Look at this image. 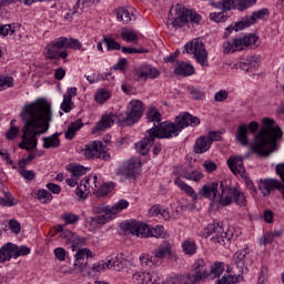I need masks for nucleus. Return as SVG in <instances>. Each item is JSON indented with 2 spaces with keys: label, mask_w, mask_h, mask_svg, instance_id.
<instances>
[{
  "label": "nucleus",
  "mask_w": 284,
  "mask_h": 284,
  "mask_svg": "<svg viewBox=\"0 0 284 284\" xmlns=\"http://www.w3.org/2000/svg\"><path fill=\"white\" fill-rule=\"evenodd\" d=\"M227 97H230V93L226 90H220L215 93L214 101L223 103V101H226Z\"/></svg>",
  "instance_id": "e2e57ef3"
},
{
  "label": "nucleus",
  "mask_w": 284,
  "mask_h": 284,
  "mask_svg": "<svg viewBox=\"0 0 284 284\" xmlns=\"http://www.w3.org/2000/svg\"><path fill=\"white\" fill-rule=\"evenodd\" d=\"M68 172H71L72 176H75L79 179V176H83V174H87L88 169L81 164H70L69 168H67Z\"/></svg>",
  "instance_id": "ea45409f"
},
{
  "label": "nucleus",
  "mask_w": 284,
  "mask_h": 284,
  "mask_svg": "<svg viewBox=\"0 0 284 284\" xmlns=\"http://www.w3.org/2000/svg\"><path fill=\"white\" fill-rule=\"evenodd\" d=\"M192 272L195 275V281H206V278H210V270L207 268V262L205 260L200 258L195 261V263L192 266Z\"/></svg>",
  "instance_id": "4be33fe9"
},
{
  "label": "nucleus",
  "mask_w": 284,
  "mask_h": 284,
  "mask_svg": "<svg viewBox=\"0 0 284 284\" xmlns=\"http://www.w3.org/2000/svg\"><path fill=\"white\" fill-rule=\"evenodd\" d=\"M239 0H221L219 1V8H222L225 12H230V10L237 9Z\"/></svg>",
  "instance_id": "49530a36"
},
{
  "label": "nucleus",
  "mask_w": 284,
  "mask_h": 284,
  "mask_svg": "<svg viewBox=\"0 0 284 284\" xmlns=\"http://www.w3.org/2000/svg\"><path fill=\"white\" fill-rule=\"evenodd\" d=\"M61 219L67 225H74L79 223V216L74 213H64L62 214Z\"/></svg>",
  "instance_id": "8fccbe9b"
},
{
  "label": "nucleus",
  "mask_w": 284,
  "mask_h": 284,
  "mask_svg": "<svg viewBox=\"0 0 284 284\" xmlns=\"http://www.w3.org/2000/svg\"><path fill=\"white\" fill-rule=\"evenodd\" d=\"M118 174L125 179H136L141 174V162L129 160L122 168L118 170Z\"/></svg>",
  "instance_id": "412c9836"
},
{
  "label": "nucleus",
  "mask_w": 284,
  "mask_h": 284,
  "mask_svg": "<svg viewBox=\"0 0 284 284\" xmlns=\"http://www.w3.org/2000/svg\"><path fill=\"white\" fill-rule=\"evenodd\" d=\"M121 37L123 41H128V43H132V41H136L139 39V36H136V31L134 30H128L123 29L121 32Z\"/></svg>",
  "instance_id": "de8ad7c7"
},
{
  "label": "nucleus",
  "mask_w": 284,
  "mask_h": 284,
  "mask_svg": "<svg viewBox=\"0 0 284 284\" xmlns=\"http://www.w3.org/2000/svg\"><path fill=\"white\" fill-rule=\"evenodd\" d=\"M121 229L133 236H138L139 239H168V231H165V227L156 226L152 229L150 225L136 220L122 223Z\"/></svg>",
  "instance_id": "20e7f679"
},
{
  "label": "nucleus",
  "mask_w": 284,
  "mask_h": 284,
  "mask_svg": "<svg viewBox=\"0 0 284 284\" xmlns=\"http://www.w3.org/2000/svg\"><path fill=\"white\" fill-rule=\"evenodd\" d=\"M222 272H225L224 264L221 262H215L209 271V278H219Z\"/></svg>",
  "instance_id": "58836bf2"
},
{
  "label": "nucleus",
  "mask_w": 284,
  "mask_h": 284,
  "mask_svg": "<svg viewBox=\"0 0 284 284\" xmlns=\"http://www.w3.org/2000/svg\"><path fill=\"white\" fill-rule=\"evenodd\" d=\"M103 152V142H90L82 150L83 156L87 159H101Z\"/></svg>",
  "instance_id": "a878e982"
},
{
  "label": "nucleus",
  "mask_w": 284,
  "mask_h": 284,
  "mask_svg": "<svg viewBox=\"0 0 284 284\" xmlns=\"http://www.w3.org/2000/svg\"><path fill=\"white\" fill-rule=\"evenodd\" d=\"M54 230L58 234H60V239L64 240L65 245H71L72 252H77L78 247L85 245V237H79L72 231L64 230L63 225H55Z\"/></svg>",
  "instance_id": "dca6fc26"
},
{
  "label": "nucleus",
  "mask_w": 284,
  "mask_h": 284,
  "mask_svg": "<svg viewBox=\"0 0 284 284\" xmlns=\"http://www.w3.org/2000/svg\"><path fill=\"white\" fill-rule=\"evenodd\" d=\"M120 50H122V52L124 54H145L149 52L144 48L136 49V48H132V47H121Z\"/></svg>",
  "instance_id": "3c124183"
},
{
  "label": "nucleus",
  "mask_w": 284,
  "mask_h": 284,
  "mask_svg": "<svg viewBox=\"0 0 284 284\" xmlns=\"http://www.w3.org/2000/svg\"><path fill=\"white\" fill-rule=\"evenodd\" d=\"M19 203L11 193H4V197H0V205L2 207H14Z\"/></svg>",
  "instance_id": "c03bdc74"
},
{
  "label": "nucleus",
  "mask_w": 284,
  "mask_h": 284,
  "mask_svg": "<svg viewBox=\"0 0 284 284\" xmlns=\"http://www.w3.org/2000/svg\"><path fill=\"white\" fill-rule=\"evenodd\" d=\"M61 136V133H53L50 136H44L42 138L43 144L42 148H44V150H57V148H61V140L59 139Z\"/></svg>",
  "instance_id": "c85d7f7f"
},
{
  "label": "nucleus",
  "mask_w": 284,
  "mask_h": 284,
  "mask_svg": "<svg viewBox=\"0 0 284 284\" xmlns=\"http://www.w3.org/2000/svg\"><path fill=\"white\" fill-rule=\"evenodd\" d=\"M103 43H105L106 50L109 52H112V50H121V43L116 42V40L108 36L103 37Z\"/></svg>",
  "instance_id": "a18cd8bd"
},
{
  "label": "nucleus",
  "mask_w": 284,
  "mask_h": 284,
  "mask_svg": "<svg viewBox=\"0 0 284 284\" xmlns=\"http://www.w3.org/2000/svg\"><path fill=\"white\" fill-rule=\"evenodd\" d=\"M236 277L232 275L223 276L221 280H217V284H235Z\"/></svg>",
  "instance_id": "338daca9"
},
{
  "label": "nucleus",
  "mask_w": 284,
  "mask_h": 284,
  "mask_svg": "<svg viewBox=\"0 0 284 284\" xmlns=\"http://www.w3.org/2000/svg\"><path fill=\"white\" fill-rule=\"evenodd\" d=\"M261 123L263 126L254 135L250 143V148L253 154L267 158L278 150L276 141L283 139V130H281V126L274 125V119L264 118Z\"/></svg>",
  "instance_id": "f03ea898"
},
{
  "label": "nucleus",
  "mask_w": 284,
  "mask_h": 284,
  "mask_svg": "<svg viewBox=\"0 0 284 284\" xmlns=\"http://www.w3.org/2000/svg\"><path fill=\"white\" fill-rule=\"evenodd\" d=\"M1 37H8V34H14V27L12 24H0Z\"/></svg>",
  "instance_id": "bf43d9fd"
},
{
  "label": "nucleus",
  "mask_w": 284,
  "mask_h": 284,
  "mask_svg": "<svg viewBox=\"0 0 284 284\" xmlns=\"http://www.w3.org/2000/svg\"><path fill=\"white\" fill-rule=\"evenodd\" d=\"M232 202L236 203V205L240 207H245V205H247V200L245 199V194L243 192L236 187L226 185L222 193L221 205L223 207H227V205H232Z\"/></svg>",
  "instance_id": "4468645a"
},
{
  "label": "nucleus",
  "mask_w": 284,
  "mask_h": 284,
  "mask_svg": "<svg viewBox=\"0 0 284 284\" xmlns=\"http://www.w3.org/2000/svg\"><path fill=\"white\" fill-rule=\"evenodd\" d=\"M20 116L24 125L22 126V142L19 143V148L32 152V150H37V136H41L50 130L52 106L45 100H37L24 105Z\"/></svg>",
  "instance_id": "f257e3e1"
},
{
  "label": "nucleus",
  "mask_w": 284,
  "mask_h": 284,
  "mask_svg": "<svg viewBox=\"0 0 284 284\" xmlns=\"http://www.w3.org/2000/svg\"><path fill=\"white\" fill-rule=\"evenodd\" d=\"M90 258H94L92 251L90 248H78L74 254L73 267L78 274H90Z\"/></svg>",
  "instance_id": "ddd939ff"
},
{
  "label": "nucleus",
  "mask_w": 284,
  "mask_h": 284,
  "mask_svg": "<svg viewBox=\"0 0 284 284\" xmlns=\"http://www.w3.org/2000/svg\"><path fill=\"white\" fill-rule=\"evenodd\" d=\"M184 50L187 54H193L195 61L207 68V50H205V44L199 39H194L184 45Z\"/></svg>",
  "instance_id": "2eb2a0df"
},
{
  "label": "nucleus",
  "mask_w": 284,
  "mask_h": 284,
  "mask_svg": "<svg viewBox=\"0 0 284 284\" xmlns=\"http://www.w3.org/2000/svg\"><path fill=\"white\" fill-rule=\"evenodd\" d=\"M140 262H141V265H143L144 267H153V265L156 266V262L154 261V255L142 254L140 256Z\"/></svg>",
  "instance_id": "09e8293b"
},
{
  "label": "nucleus",
  "mask_w": 284,
  "mask_h": 284,
  "mask_svg": "<svg viewBox=\"0 0 284 284\" xmlns=\"http://www.w3.org/2000/svg\"><path fill=\"white\" fill-rule=\"evenodd\" d=\"M38 200L40 203H50L52 201V193L48 192V190L38 191Z\"/></svg>",
  "instance_id": "603ef678"
},
{
  "label": "nucleus",
  "mask_w": 284,
  "mask_h": 284,
  "mask_svg": "<svg viewBox=\"0 0 284 284\" xmlns=\"http://www.w3.org/2000/svg\"><path fill=\"white\" fill-rule=\"evenodd\" d=\"M203 17L196 11L190 10L182 4H176L169 11V21H172L173 28H184L185 23H195L200 26Z\"/></svg>",
  "instance_id": "0eeeda50"
},
{
  "label": "nucleus",
  "mask_w": 284,
  "mask_h": 284,
  "mask_svg": "<svg viewBox=\"0 0 284 284\" xmlns=\"http://www.w3.org/2000/svg\"><path fill=\"white\" fill-rule=\"evenodd\" d=\"M125 258L122 256H115L105 262V267L109 270H114L115 272H121V270L125 268Z\"/></svg>",
  "instance_id": "2f4dec72"
},
{
  "label": "nucleus",
  "mask_w": 284,
  "mask_h": 284,
  "mask_svg": "<svg viewBox=\"0 0 284 284\" xmlns=\"http://www.w3.org/2000/svg\"><path fill=\"white\" fill-rule=\"evenodd\" d=\"M81 48H83L81 41L73 38H64V50H81Z\"/></svg>",
  "instance_id": "79ce46f5"
},
{
  "label": "nucleus",
  "mask_w": 284,
  "mask_h": 284,
  "mask_svg": "<svg viewBox=\"0 0 284 284\" xmlns=\"http://www.w3.org/2000/svg\"><path fill=\"white\" fill-rule=\"evenodd\" d=\"M227 165L233 174H243V172H245V166L243 165V158L241 156H231L227 160Z\"/></svg>",
  "instance_id": "c756f323"
},
{
  "label": "nucleus",
  "mask_w": 284,
  "mask_h": 284,
  "mask_svg": "<svg viewBox=\"0 0 284 284\" xmlns=\"http://www.w3.org/2000/svg\"><path fill=\"white\" fill-rule=\"evenodd\" d=\"M210 148H212V144L205 135H202L195 141L194 152L195 154H203L207 152Z\"/></svg>",
  "instance_id": "72a5a7b5"
},
{
  "label": "nucleus",
  "mask_w": 284,
  "mask_h": 284,
  "mask_svg": "<svg viewBox=\"0 0 284 284\" xmlns=\"http://www.w3.org/2000/svg\"><path fill=\"white\" fill-rule=\"evenodd\" d=\"M239 239V232L234 227H230L226 232L222 231V235L220 239H214L213 241L217 243L219 247H227L232 241H236Z\"/></svg>",
  "instance_id": "bb28decb"
},
{
  "label": "nucleus",
  "mask_w": 284,
  "mask_h": 284,
  "mask_svg": "<svg viewBox=\"0 0 284 284\" xmlns=\"http://www.w3.org/2000/svg\"><path fill=\"white\" fill-rule=\"evenodd\" d=\"M132 281L134 284H161L156 274L145 271L135 272L132 276Z\"/></svg>",
  "instance_id": "5701e85b"
},
{
  "label": "nucleus",
  "mask_w": 284,
  "mask_h": 284,
  "mask_svg": "<svg viewBox=\"0 0 284 284\" xmlns=\"http://www.w3.org/2000/svg\"><path fill=\"white\" fill-rule=\"evenodd\" d=\"M30 254V247L28 246H19L16 245L14 258H19V256H28Z\"/></svg>",
  "instance_id": "0e129e2a"
},
{
  "label": "nucleus",
  "mask_w": 284,
  "mask_h": 284,
  "mask_svg": "<svg viewBox=\"0 0 284 284\" xmlns=\"http://www.w3.org/2000/svg\"><path fill=\"white\" fill-rule=\"evenodd\" d=\"M81 128H83V121L81 119H78L74 122H72L64 133L65 139L72 141V139L77 136V132H79Z\"/></svg>",
  "instance_id": "c9c22d12"
},
{
  "label": "nucleus",
  "mask_w": 284,
  "mask_h": 284,
  "mask_svg": "<svg viewBox=\"0 0 284 284\" xmlns=\"http://www.w3.org/2000/svg\"><path fill=\"white\" fill-rule=\"evenodd\" d=\"M235 139L240 145H243L244 148L250 145V139L247 138V125L246 124H241L237 128Z\"/></svg>",
  "instance_id": "f704fd0d"
},
{
  "label": "nucleus",
  "mask_w": 284,
  "mask_h": 284,
  "mask_svg": "<svg viewBox=\"0 0 284 284\" xmlns=\"http://www.w3.org/2000/svg\"><path fill=\"white\" fill-rule=\"evenodd\" d=\"M222 235H223V226H221V224L219 223L207 224L206 227H204L200 233V236H202V239L211 237V243H213L214 245H219V242H215V241H219V239H221Z\"/></svg>",
  "instance_id": "aec40b11"
},
{
  "label": "nucleus",
  "mask_w": 284,
  "mask_h": 284,
  "mask_svg": "<svg viewBox=\"0 0 284 284\" xmlns=\"http://www.w3.org/2000/svg\"><path fill=\"white\" fill-rule=\"evenodd\" d=\"M172 283L173 284H199V280H196V276L190 273H184V274H180V275H175L172 278Z\"/></svg>",
  "instance_id": "473e14b6"
},
{
  "label": "nucleus",
  "mask_w": 284,
  "mask_h": 284,
  "mask_svg": "<svg viewBox=\"0 0 284 284\" xmlns=\"http://www.w3.org/2000/svg\"><path fill=\"white\" fill-rule=\"evenodd\" d=\"M134 74L138 79L148 81V79H159V77H161V71L152 65H142L140 69H135Z\"/></svg>",
  "instance_id": "393cba45"
},
{
  "label": "nucleus",
  "mask_w": 284,
  "mask_h": 284,
  "mask_svg": "<svg viewBox=\"0 0 284 284\" xmlns=\"http://www.w3.org/2000/svg\"><path fill=\"white\" fill-rule=\"evenodd\" d=\"M248 250L250 247H247V245H244V248L237 251L233 256V261L236 267L240 270L241 274H247V266L245 265V258L247 254H250Z\"/></svg>",
  "instance_id": "cd10ccee"
},
{
  "label": "nucleus",
  "mask_w": 284,
  "mask_h": 284,
  "mask_svg": "<svg viewBox=\"0 0 284 284\" xmlns=\"http://www.w3.org/2000/svg\"><path fill=\"white\" fill-rule=\"evenodd\" d=\"M151 254H153V261L155 262V267L163 265L165 258L168 256H172V244L170 242L164 241L160 246L154 248Z\"/></svg>",
  "instance_id": "6ab92c4d"
},
{
  "label": "nucleus",
  "mask_w": 284,
  "mask_h": 284,
  "mask_svg": "<svg viewBox=\"0 0 284 284\" xmlns=\"http://www.w3.org/2000/svg\"><path fill=\"white\" fill-rule=\"evenodd\" d=\"M200 123L201 120L199 118L184 112L178 115L174 122L164 124L160 130L162 131V134H164L162 136H165V139H173V136H176L179 133L185 130V128H189V125L196 128V125H200Z\"/></svg>",
  "instance_id": "423d86ee"
},
{
  "label": "nucleus",
  "mask_w": 284,
  "mask_h": 284,
  "mask_svg": "<svg viewBox=\"0 0 284 284\" xmlns=\"http://www.w3.org/2000/svg\"><path fill=\"white\" fill-rule=\"evenodd\" d=\"M19 132H21V129H19V126H10V129L6 133L7 141H13V139H17V136H19Z\"/></svg>",
  "instance_id": "4d7b16f0"
},
{
  "label": "nucleus",
  "mask_w": 284,
  "mask_h": 284,
  "mask_svg": "<svg viewBox=\"0 0 284 284\" xmlns=\"http://www.w3.org/2000/svg\"><path fill=\"white\" fill-rule=\"evenodd\" d=\"M265 17H270V11L267 9H260L258 11L254 12L252 16L243 18L241 21L236 22L233 27L235 32L239 30H244V28H250V26H254L257 19H265Z\"/></svg>",
  "instance_id": "a211bd4d"
},
{
  "label": "nucleus",
  "mask_w": 284,
  "mask_h": 284,
  "mask_svg": "<svg viewBox=\"0 0 284 284\" xmlns=\"http://www.w3.org/2000/svg\"><path fill=\"white\" fill-rule=\"evenodd\" d=\"M128 205H130V203L125 200H120L113 206H105L103 204H98L94 207V213L99 215L90 216L87 219V221L89 225H91V227H101V225H105V223H109V221H112V219H114L118 212H121L122 210H126Z\"/></svg>",
  "instance_id": "39448f33"
},
{
  "label": "nucleus",
  "mask_w": 284,
  "mask_h": 284,
  "mask_svg": "<svg viewBox=\"0 0 284 284\" xmlns=\"http://www.w3.org/2000/svg\"><path fill=\"white\" fill-rule=\"evenodd\" d=\"M14 79L12 77L0 78V92L6 90V88H13Z\"/></svg>",
  "instance_id": "5fc2aeb1"
},
{
  "label": "nucleus",
  "mask_w": 284,
  "mask_h": 284,
  "mask_svg": "<svg viewBox=\"0 0 284 284\" xmlns=\"http://www.w3.org/2000/svg\"><path fill=\"white\" fill-rule=\"evenodd\" d=\"M275 172L282 180V184L284 185V163L276 164Z\"/></svg>",
  "instance_id": "774afa93"
},
{
  "label": "nucleus",
  "mask_w": 284,
  "mask_h": 284,
  "mask_svg": "<svg viewBox=\"0 0 284 284\" xmlns=\"http://www.w3.org/2000/svg\"><path fill=\"white\" fill-rule=\"evenodd\" d=\"M110 99V92L108 90H100L95 93V101L98 103H105Z\"/></svg>",
  "instance_id": "6e6d98bb"
},
{
  "label": "nucleus",
  "mask_w": 284,
  "mask_h": 284,
  "mask_svg": "<svg viewBox=\"0 0 284 284\" xmlns=\"http://www.w3.org/2000/svg\"><path fill=\"white\" fill-rule=\"evenodd\" d=\"M116 19L118 21H121L122 23H130V21L136 19L134 17V13H130V11H128V9L125 8H119L116 9Z\"/></svg>",
  "instance_id": "4c0bfd02"
},
{
  "label": "nucleus",
  "mask_w": 284,
  "mask_h": 284,
  "mask_svg": "<svg viewBox=\"0 0 284 284\" xmlns=\"http://www.w3.org/2000/svg\"><path fill=\"white\" fill-rule=\"evenodd\" d=\"M209 17L210 20L215 23H224V21H227L230 16H227V11L222 10L221 12H212Z\"/></svg>",
  "instance_id": "37998d69"
},
{
  "label": "nucleus",
  "mask_w": 284,
  "mask_h": 284,
  "mask_svg": "<svg viewBox=\"0 0 284 284\" xmlns=\"http://www.w3.org/2000/svg\"><path fill=\"white\" fill-rule=\"evenodd\" d=\"M256 41H258V36L256 34H240L223 43V52L224 54H234V52H241L245 48H250V45H256Z\"/></svg>",
  "instance_id": "1a4fd4ad"
},
{
  "label": "nucleus",
  "mask_w": 284,
  "mask_h": 284,
  "mask_svg": "<svg viewBox=\"0 0 284 284\" xmlns=\"http://www.w3.org/2000/svg\"><path fill=\"white\" fill-rule=\"evenodd\" d=\"M178 77H192L194 74V67L187 62H181L174 70Z\"/></svg>",
  "instance_id": "e433bc0d"
},
{
  "label": "nucleus",
  "mask_w": 284,
  "mask_h": 284,
  "mask_svg": "<svg viewBox=\"0 0 284 284\" xmlns=\"http://www.w3.org/2000/svg\"><path fill=\"white\" fill-rule=\"evenodd\" d=\"M203 173L197 170L187 171L186 169H182L178 172V176L174 179V184L182 190V192H185L187 196H191L193 201L199 200V194H196V191L192 186H190L187 183L183 182L181 179H186V181H193L194 183H200V181L203 179Z\"/></svg>",
  "instance_id": "6e6552de"
},
{
  "label": "nucleus",
  "mask_w": 284,
  "mask_h": 284,
  "mask_svg": "<svg viewBox=\"0 0 284 284\" xmlns=\"http://www.w3.org/2000/svg\"><path fill=\"white\" fill-rule=\"evenodd\" d=\"M256 3L255 0H237V10H247V8H252Z\"/></svg>",
  "instance_id": "680f3d73"
},
{
  "label": "nucleus",
  "mask_w": 284,
  "mask_h": 284,
  "mask_svg": "<svg viewBox=\"0 0 284 284\" xmlns=\"http://www.w3.org/2000/svg\"><path fill=\"white\" fill-rule=\"evenodd\" d=\"M182 250L187 256H194L196 254V242L186 240L182 243Z\"/></svg>",
  "instance_id": "a19ab883"
},
{
  "label": "nucleus",
  "mask_w": 284,
  "mask_h": 284,
  "mask_svg": "<svg viewBox=\"0 0 284 284\" xmlns=\"http://www.w3.org/2000/svg\"><path fill=\"white\" fill-rule=\"evenodd\" d=\"M9 230H11L13 234H19V232H21V223H19L17 220H10Z\"/></svg>",
  "instance_id": "69168bd1"
},
{
  "label": "nucleus",
  "mask_w": 284,
  "mask_h": 284,
  "mask_svg": "<svg viewBox=\"0 0 284 284\" xmlns=\"http://www.w3.org/2000/svg\"><path fill=\"white\" fill-rule=\"evenodd\" d=\"M34 159H37V153H30L28 158H22L18 163L20 170H24V168L30 165Z\"/></svg>",
  "instance_id": "864d4df0"
},
{
  "label": "nucleus",
  "mask_w": 284,
  "mask_h": 284,
  "mask_svg": "<svg viewBox=\"0 0 284 284\" xmlns=\"http://www.w3.org/2000/svg\"><path fill=\"white\" fill-rule=\"evenodd\" d=\"M143 102L139 100H132L129 105V110L123 114H109L103 115L101 120L95 124V128L92 129V133L103 132L108 128H112L114 123H124V125H134L143 116Z\"/></svg>",
  "instance_id": "7ed1b4c3"
},
{
  "label": "nucleus",
  "mask_w": 284,
  "mask_h": 284,
  "mask_svg": "<svg viewBox=\"0 0 284 284\" xmlns=\"http://www.w3.org/2000/svg\"><path fill=\"white\" fill-rule=\"evenodd\" d=\"M258 190L265 199H267L272 194V192H274V190H277V192L282 194V199L284 200V184L276 179L260 180Z\"/></svg>",
  "instance_id": "f3484780"
},
{
  "label": "nucleus",
  "mask_w": 284,
  "mask_h": 284,
  "mask_svg": "<svg viewBox=\"0 0 284 284\" xmlns=\"http://www.w3.org/2000/svg\"><path fill=\"white\" fill-rule=\"evenodd\" d=\"M110 192H112V184H102L97 191V196H108Z\"/></svg>",
  "instance_id": "13d9d810"
},
{
  "label": "nucleus",
  "mask_w": 284,
  "mask_h": 284,
  "mask_svg": "<svg viewBox=\"0 0 284 284\" xmlns=\"http://www.w3.org/2000/svg\"><path fill=\"white\" fill-rule=\"evenodd\" d=\"M156 139H166L161 129L146 130L145 136L141 141L135 143L136 152H139V154H142V156H148V154L150 153V148H152V144Z\"/></svg>",
  "instance_id": "f8f14e48"
},
{
  "label": "nucleus",
  "mask_w": 284,
  "mask_h": 284,
  "mask_svg": "<svg viewBox=\"0 0 284 284\" xmlns=\"http://www.w3.org/2000/svg\"><path fill=\"white\" fill-rule=\"evenodd\" d=\"M19 174L26 180V181H34L37 173L34 171L26 170V169H20Z\"/></svg>",
  "instance_id": "052dcab7"
},
{
  "label": "nucleus",
  "mask_w": 284,
  "mask_h": 284,
  "mask_svg": "<svg viewBox=\"0 0 284 284\" xmlns=\"http://www.w3.org/2000/svg\"><path fill=\"white\" fill-rule=\"evenodd\" d=\"M227 187L225 182H210L204 184L200 191V199H209L221 205V199H223V191Z\"/></svg>",
  "instance_id": "9d476101"
},
{
  "label": "nucleus",
  "mask_w": 284,
  "mask_h": 284,
  "mask_svg": "<svg viewBox=\"0 0 284 284\" xmlns=\"http://www.w3.org/2000/svg\"><path fill=\"white\" fill-rule=\"evenodd\" d=\"M44 57L45 59H49V61L68 59V51L65 50V37H60L47 44Z\"/></svg>",
  "instance_id": "9b49d317"
},
{
  "label": "nucleus",
  "mask_w": 284,
  "mask_h": 284,
  "mask_svg": "<svg viewBox=\"0 0 284 284\" xmlns=\"http://www.w3.org/2000/svg\"><path fill=\"white\" fill-rule=\"evenodd\" d=\"M16 245L7 243L0 248V263H6L10 258H14Z\"/></svg>",
  "instance_id": "7c9ffc66"
},
{
  "label": "nucleus",
  "mask_w": 284,
  "mask_h": 284,
  "mask_svg": "<svg viewBox=\"0 0 284 284\" xmlns=\"http://www.w3.org/2000/svg\"><path fill=\"white\" fill-rule=\"evenodd\" d=\"M146 120L150 124V130H161L163 125H168L170 122H161L162 115L156 108H151L146 112Z\"/></svg>",
  "instance_id": "b1692460"
}]
</instances>
